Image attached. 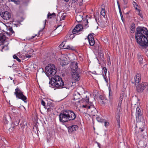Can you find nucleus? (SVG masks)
<instances>
[{"instance_id":"3","label":"nucleus","mask_w":148,"mask_h":148,"mask_svg":"<svg viewBox=\"0 0 148 148\" xmlns=\"http://www.w3.org/2000/svg\"><path fill=\"white\" fill-rule=\"evenodd\" d=\"M49 84H50V87L57 89L62 88L64 86V82L62 78L58 75L52 77L49 82Z\"/></svg>"},{"instance_id":"34","label":"nucleus","mask_w":148,"mask_h":148,"mask_svg":"<svg viewBox=\"0 0 148 148\" xmlns=\"http://www.w3.org/2000/svg\"><path fill=\"white\" fill-rule=\"evenodd\" d=\"M99 99L101 100H103V101H102V103H104V102L103 101V100H104L105 98L103 96L101 95L99 97Z\"/></svg>"},{"instance_id":"46","label":"nucleus","mask_w":148,"mask_h":148,"mask_svg":"<svg viewBox=\"0 0 148 148\" xmlns=\"http://www.w3.org/2000/svg\"><path fill=\"white\" fill-rule=\"evenodd\" d=\"M19 120H18V121L17 122H16V123H15V122H14V125L16 126H17L18 125V123H19Z\"/></svg>"},{"instance_id":"38","label":"nucleus","mask_w":148,"mask_h":148,"mask_svg":"<svg viewBox=\"0 0 148 148\" xmlns=\"http://www.w3.org/2000/svg\"><path fill=\"white\" fill-rule=\"evenodd\" d=\"M41 103L42 105H43L44 107L45 108V103L44 101L43 100H42L41 101Z\"/></svg>"},{"instance_id":"19","label":"nucleus","mask_w":148,"mask_h":148,"mask_svg":"<svg viewBox=\"0 0 148 148\" xmlns=\"http://www.w3.org/2000/svg\"><path fill=\"white\" fill-rule=\"evenodd\" d=\"M76 19L77 22L78 23L80 22L83 19V16L82 15L77 14L76 16Z\"/></svg>"},{"instance_id":"9","label":"nucleus","mask_w":148,"mask_h":148,"mask_svg":"<svg viewBox=\"0 0 148 148\" xmlns=\"http://www.w3.org/2000/svg\"><path fill=\"white\" fill-rule=\"evenodd\" d=\"M72 72V79L75 80V82L79 81V74L80 73V69H77V71Z\"/></svg>"},{"instance_id":"47","label":"nucleus","mask_w":148,"mask_h":148,"mask_svg":"<svg viewBox=\"0 0 148 148\" xmlns=\"http://www.w3.org/2000/svg\"><path fill=\"white\" fill-rule=\"evenodd\" d=\"M36 36H37V34H35V35H34V36H32V37H31V38H29V40H30L31 39H32L34 38Z\"/></svg>"},{"instance_id":"33","label":"nucleus","mask_w":148,"mask_h":148,"mask_svg":"<svg viewBox=\"0 0 148 148\" xmlns=\"http://www.w3.org/2000/svg\"><path fill=\"white\" fill-rule=\"evenodd\" d=\"M103 72H104V73L105 75V76H106V74L107 72V69L105 67H104L103 69Z\"/></svg>"},{"instance_id":"43","label":"nucleus","mask_w":148,"mask_h":148,"mask_svg":"<svg viewBox=\"0 0 148 148\" xmlns=\"http://www.w3.org/2000/svg\"><path fill=\"white\" fill-rule=\"evenodd\" d=\"M4 122L5 123L7 124L8 123V121L5 118H4Z\"/></svg>"},{"instance_id":"51","label":"nucleus","mask_w":148,"mask_h":148,"mask_svg":"<svg viewBox=\"0 0 148 148\" xmlns=\"http://www.w3.org/2000/svg\"><path fill=\"white\" fill-rule=\"evenodd\" d=\"M139 130H140V131L142 132L143 131L144 129L143 128H140Z\"/></svg>"},{"instance_id":"56","label":"nucleus","mask_w":148,"mask_h":148,"mask_svg":"<svg viewBox=\"0 0 148 148\" xmlns=\"http://www.w3.org/2000/svg\"><path fill=\"white\" fill-rule=\"evenodd\" d=\"M97 144H98V146L99 147H99L100 144H99V143H98Z\"/></svg>"},{"instance_id":"5","label":"nucleus","mask_w":148,"mask_h":148,"mask_svg":"<svg viewBox=\"0 0 148 148\" xmlns=\"http://www.w3.org/2000/svg\"><path fill=\"white\" fill-rule=\"evenodd\" d=\"M136 117L137 122H141L143 124V122L144 121L143 116L141 110L138 107L136 109Z\"/></svg>"},{"instance_id":"35","label":"nucleus","mask_w":148,"mask_h":148,"mask_svg":"<svg viewBox=\"0 0 148 148\" xmlns=\"http://www.w3.org/2000/svg\"><path fill=\"white\" fill-rule=\"evenodd\" d=\"M88 106L87 105H82V106H81V108H85L88 109V106Z\"/></svg>"},{"instance_id":"53","label":"nucleus","mask_w":148,"mask_h":148,"mask_svg":"<svg viewBox=\"0 0 148 148\" xmlns=\"http://www.w3.org/2000/svg\"><path fill=\"white\" fill-rule=\"evenodd\" d=\"M104 78L105 80V81L106 82H108V79L107 78H106L105 77H104Z\"/></svg>"},{"instance_id":"49","label":"nucleus","mask_w":148,"mask_h":148,"mask_svg":"<svg viewBox=\"0 0 148 148\" xmlns=\"http://www.w3.org/2000/svg\"><path fill=\"white\" fill-rule=\"evenodd\" d=\"M117 4H118L119 9V10H121V9L120 7V6L119 5V3L118 1H117Z\"/></svg>"},{"instance_id":"36","label":"nucleus","mask_w":148,"mask_h":148,"mask_svg":"<svg viewBox=\"0 0 148 148\" xmlns=\"http://www.w3.org/2000/svg\"><path fill=\"white\" fill-rule=\"evenodd\" d=\"M96 119L99 122H102V120L99 117H96Z\"/></svg>"},{"instance_id":"20","label":"nucleus","mask_w":148,"mask_h":148,"mask_svg":"<svg viewBox=\"0 0 148 148\" xmlns=\"http://www.w3.org/2000/svg\"><path fill=\"white\" fill-rule=\"evenodd\" d=\"M143 56L142 55H138V60L140 64H143Z\"/></svg>"},{"instance_id":"32","label":"nucleus","mask_w":148,"mask_h":148,"mask_svg":"<svg viewBox=\"0 0 148 148\" xmlns=\"http://www.w3.org/2000/svg\"><path fill=\"white\" fill-rule=\"evenodd\" d=\"M13 58L14 59H16L19 62H21V60L18 57H17L16 55H14L13 56Z\"/></svg>"},{"instance_id":"14","label":"nucleus","mask_w":148,"mask_h":148,"mask_svg":"<svg viewBox=\"0 0 148 148\" xmlns=\"http://www.w3.org/2000/svg\"><path fill=\"white\" fill-rule=\"evenodd\" d=\"M77 63L75 62H72L71 64V71L72 72L77 71V69H79L77 65Z\"/></svg>"},{"instance_id":"10","label":"nucleus","mask_w":148,"mask_h":148,"mask_svg":"<svg viewBox=\"0 0 148 148\" xmlns=\"http://www.w3.org/2000/svg\"><path fill=\"white\" fill-rule=\"evenodd\" d=\"M141 74L139 73H136L134 77L132 79V83L135 84L138 83L141 80Z\"/></svg>"},{"instance_id":"28","label":"nucleus","mask_w":148,"mask_h":148,"mask_svg":"<svg viewBox=\"0 0 148 148\" xmlns=\"http://www.w3.org/2000/svg\"><path fill=\"white\" fill-rule=\"evenodd\" d=\"M66 43L65 42H62L59 46V47L60 48V49H63L65 45V44Z\"/></svg>"},{"instance_id":"59","label":"nucleus","mask_w":148,"mask_h":148,"mask_svg":"<svg viewBox=\"0 0 148 148\" xmlns=\"http://www.w3.org/2000/svg\"><path fill=\"white\" fill-rule=\"evenodd\" d=\"M86 22H87V23H88L87 19L86 20Z\"/></svg>"},{"instance_id":"26","label":"nucleus","mask_w":148,"mask_h":148,"mask_svg":"<svg viewBox=\"0 0 148 148\" xmlns=\"http://www.w3.org/2000/svg\"><path fill=\"white\" fill-rule=\"evenodd\" d=\"M122 102L119 101V103L117 106V110L119 112L120 111L121 109V105Z\"/></svg>"},{"instance_id":"2","label":"nucleus","mask_w":148,"mask_h":148,"mask_svg":"<svg viewBox=\"0 0 148 148\" xmlns=\"http://www.w3.org/2000/svg\"><path fill=\"white\" fill-rule=\"evenodd\" d=\"M76 117V115L73 111L68 110L62 111L59 115L60 121L62 123L74 120Z\"/></svg>"},{"instance_id":"37","label":"nucleus","mask_w":148,"mask_h":148,"mask_svg":"<svg viewBox=\"0 0 148 148\" xmlns=\"http://www.w3.org/2000/svg\"><path fill=\"white\" fill-rule=\"evenodd\" d=\"M119 12L120 14V16H121V19L123 21V15L122 14V12H121V10H119Z\"/></svg>"},{"instance_id":"13","label":"nucleus","mask_w":148,"mask_h":148,"mask_svg":"<svg viewBox=\"0 0 148 148\" xmlns=\"http://www.w3.org/2000/svg\"><path fill=\"white\" fill-rule=\"evenodd\" d=\"M88 39L90 45L93 46L95 44V41L93 34H89L88 36Z\"/></svg>"},{"instance_id":"7","label":"nucleus","mask_w":148,"mask_h":148,"mask_svg":"<svg viewBox=\"0 0 148 148\" xmlns=\"http://www.w3.org/2000/svg\"><path fill=\"white\" fill-rule=\"evenodd\" d=\"M73 100L75 101V102H73L75 104H78V103H82L83 101L80 100V98L81 97L80 95L77 92H75L73 94Z\"/></svg>"},{"instance_id":"30","label":"nucleus","mask_w":148,"mask_h":148,"mask_svg":"<svg viewBox=\"0 0 148 148\" xmlns=\"http://www.w3.org/2000/svg\"><path fill=\"white\" fill-rule=\"evenodd\" d=\"M71 128L72 129V131H74L76 130V129H78V126L75 125H72Z\"/></svg>"},{"instance_id":"25","label":"nucleus","mask_w":148,"mask_h":148,"mask_svg":"<svg viewBox=\"0 0 148 148\" xmlns=\"http://www.w3.org/2000/svg\"><path fill=\"white\" fill-rule=\"evenodd\" d=\"M100 14L101 15H102L103 17L105 16L106 14V13L105 10L104 8H101V10L100 12Z\"/></svg>"},{"instance_id":"60","label":"nucleus","mask_w":148,"mask_h":148,"mask_svg":"<svg viewBox=\"0 0 148 148\" xmlns=\"http://www.w3.org/2000/svg\"><path fill=\"white\" fill-rule=\"evenodd\" d=\"M109 96H110V92L109 93Z\"/></svg>"},{"instance_id":"17","label":"nucleus","mask_w":148,"mask_h":148,"mask_svg":"<svg viewBox=\"0 0 148 148\" xmlns=\"http://www.w3.org/2000/svg\"><path fill=\"white\" fill-rule=\"evenodd\" d=\"M7 29H8V31L9 32H7V34L9 33L10 35H12L13 36H14V32L12 27H8L7 28Z\"/></svg>"},{"instance_id":"27","label":"nucleus","mask_w":148,"mask_h":148,"mask_svg":"<svg viewBox=\"0 0 148 148\" xmlns=\"http://www.w3.org/2000/svg\"><path fill=\"white\" fill-rule=\"evenodd\" d=\"M9 1L14 2L16 4H20V2L21 0H9Z\"/></svg>"},{"instance_id":"50","label":"nucleus","mask_w":148,"mask_h":148,"mask_svg":"<svg viewBox=\"0 0 148 148\" xmlns=\"http://www.w3.org/2000/svg\"><path fill=\"white\" fill-rule=\"evenodd\" d=\"M123 1L124 2V3L125 4H127V0H123Z\"/></svg>"},{"instance_id":"16","label":"nucleus","mask_w":148,"mask_h":148,"mask_svg":"<svg viewBox=\"0 0 148 148\" xmlns=\"http://www.w3.org/2000/svg\"><path fill=\"white\" fill-rule=\"evenodd\" d=\"M73 82L69 81L68 82L65 84H64V86L63 88H65L66 89H69L72 87L73 84Z\"/></svg>"},{"instance_id":"54","label":"nucleus","mask_w":148,"mask_h":148,"mask_svg":"<svg viewBox=\"0 0 148 148\" xmlns=\"http://www.w3.org/2000/svg\"><path fill=\"white\" fill-rule=\"evenodd\" d=\"M42 32V30H40L39 31V32L38 33V34L39 35H40V32Z\"/></svg>"},{"instance_id":"57","label":"nucleus","mask_w":148,"mask_h":148,"mask_svg":"<svg viewBox=\"0 0 148 148\" xmlns=\"http://www.w3.org/2000/svg\"><path fill=\"white\" fill-rule=\"evenodd\" d=\"M65 1H66V2H68L69 1V0H64Z\"/></svg>"},{"instance_id":"45","label":"nucleus","mask_w":148,"mask_h":148,"mask_svg":"<svg viewBox=\"0 0 148 148\" xmlns=\"http://www.w3.org/2000/svg\"><path fill=\"white\" fill-rule=\"evenodd\" d=\"M32 56L29 55L28 54H27L25 55L26 57L27 58H31L32 57Z\"/></svg>"},{"instance_id":"12","label":"nucleus","mask_w":148,"mask_h":148,"mask_svg":"<svg viewBox=\"0 0 148 148\" xmlns=\"http://www.w3.org/2000/svg\"><path fill=\"white\" fill-rule=\"evenodd\" d=\"M83 29L82 26V25L78 24L77 25L73 30L72 33L73 34H75L79 33Z\"/></svg>"},{"instance_id":"15","label":"nucleus","mask_w":148,"mask_h":148,"mask_svg":"<svg viewBox=\"0 0 148 148\" xmlns=\"http://www.w3.org/2000/svg\"><path fill=\"white\" fill-rule=\"evenodd\" d=\"M15 95L16 98L21 99L23 101H24L25 102H26L25 100H26L27 98L26 96L23 95V92H22L21 93H19L18 94Z\"/></svg>"},{"instance_id":"48","label":"nucleus","mask_w":148,"mask_h":148,"mask_svg":"<svg viewBox=\"0 0 148 148\" xmlns=\"http://www.w3.org/2000/svg\"><path fill=\"white\" fill-rule=\"evenodd\" d=\"M16 72L19 74H20L21 73V71L18 70H16Z\"/></svg>"},{"instance_id":"41","label":"nucleus","mask_w":148,"mask_h":148,"mask_svg":"<svg viewBox=\"0 0 148 148\" xmlns=\"http://www.w3.org/2000/svg\"><path fill=\"white\" fill-rule=\"evenodd\" d=\"M109 125V123H108V122H104V125L105 127H106L107 126H108Z\"/></svg>"},{"instance_id":"44","label":"nucleus","mask_w":148,"mask_h":148,"mask_svg":"<svg viewBox=\"0 0 148 148\" xmlns=\"http://www.w3.org/2000/svg\"><path fill=\"white\" fill-rule=\"evenodd\" d=\"M73 34H71V35L70 36V37L71 38L73 39V38L75 36Z\"/></svg>"},{"instance_id":"18","label":"nucleus","mask_w":148,"mask_h":148,"mask_svg":"<svg viewBox=\"0 0 148 148\" xmlns=\"http://www.w3.org/2000/svg\"><path fill=\"white\" fill-rule=\"evenodd\" d=\"M6 37L5 35L3 34H1L0 35V42H4L6 39Z\"/></svg>"},{"instance_id":"58","label":"nucleus","mask_w":148,"mask_h":148,"mask_svg":"<svg viewBox=\"0 0 148 148\" xmlns=\"http://www.w3.org/2000/svg\"><path fill=\"white\" fill-rule=\"evenodd\" d=\"M10 79L11 80H12V78L11 77H10Z\"/></svg>"},{"instance_id":"23","label":"nucleus","mask_w":148,"mask_h":148,"mask_svg":"<svg viewBox=\"0 0 148 148\" xmlns=\"http://www.w3.org/2000/svg\"><path fill=\"white\" fill-rule=\"evenodd\" d=\"M72 47H71L69 45H67L66 43L63 49H72Z\"/></svg>"},{"instance_id":"61","label":"nucleus","mask_w":148,"mask_h":148,"mask_svg":"<svg viewBox=\"0 0 148 148\" xmlns=\"http://www.w3.org/2000/svg\"><path fill=\"white\" fill-rule=\"evenodd\" d=\"M102 56H103V54H102Z\"/></svg>"},{"instance_id":"29","label":"nucleus","mask_w":148,"mask_h":148,"mask_svg":"<svg viewBox=\"0 0 148 148\" xmlns=\"http://www.w3.org/2000/svg\"><path fill=\"white\" fill-rule=\"evenodd\" d=\"M68 63L67 62H65L64 61H62L60 62V64L63 67H64L65 65L67 64Z\"/></svg>"},{"instance_id":"42","label":"nucleus","mask_w":148,"mask_h":148,"mask_svg":"<svg viewBox=\"0 0 148 148\" xmlns=\"http://www.w3.org/2000/svg\"><path fill=\"white\" fill-rule=\"evenodd\" d=\"M14 127H12V128H10L9 129V131L10 132H12L14 130Z\"/></svg>"},{"instance_id":"22","label":"nucleus","mask_w":148,"mask_h":148,"mask_svg":"<svg viewBox=\"0 0 148 148\" xmlns=\"http://www.w3.org/2000/svg\"><path fill=\"white\" fill-rule=\"evenodd\" d=\"M135 25L134 23H132L130 27V32L132 33H133L135 31Z\"/></svg>"},{"instance_id":"40","label":"nucleus","mask_w":148,"mask_h":148,"mask_svg":"<svg viewBox=\"0 0 148 148\" xmlns=\"http://www.w3.org/2000/svg\"><path fill=\"white\" fill-rule=\"evenodd\" d=\"M66 17V16L65 15H62V16L61 17V20H64V19Z\"/></svg>"},{"instance_id":"24","label":"nucleus","mask_w":148,"mask_h":148,"mask_svg":"<svg viewBox=\"0 0 148 148\" xmlns=\"http://www.w3.org/2000/svg\"><path fill=\"white\" fill-rule=\"evenodd\" d=\"M55 16V14L54 13H53L52 14L50 13L49 12L47 15L48 18H51L53 16Z\"/></svg>"},{"instance_id":"21","label":"nucleus","mask_w":148,"mask_h":148,"mask_svg":"<svg viewBox=\"0 0 148 148\" xmlns=\"http://www.w3.org/2000/svg\"><path fill=\"white\" fill-rule=\"evenodd\" d=\"M22 92H23L21 91L20 88L17 87L15 89V92H14V94L15 95L19 93H21Z\"/></svg>"},{"instance_id":"6","label":"nucleus","mask_w":148,"mask_h":148,"mask_svg":"<svg viewBox=\"0 0 148 148\" xmlns=\"http://www.w3.org/2000/svg\"><path fill=\"white\" fill-rule=\"evenodd\" d=\"M146 82H143L139 84L136 86V90L138 93H140L143 92L147 85Z\"/></svg>"},{"instance_id":"55","label":"nucleus","mask_w":148,"mask_h":148,"mask_svg":"<svg viewBox=\"0 0 148 148\" xmlns=\"http://www.w3.org/2000/svg\"><path fill=\"white\" fill-rule=\"evenodd\" d=\"M88 24L87 23L86 24H85V26H86L87 27L88 26H87Z\"/></svg>"},{"instance_id":"52","label":"nucleus","mask_w":148,"mask_h":148,"mask_svg":"<svg viewBox=\"0 0 148 148\" xmlns=\"http://www.w3.org/2000/svg\"><path fill=\"white\" fill-rule=\"evenodd\" d=\"M78 1V0H72L73 3H75L76 2H77Z\"/></svg>"},{"instance_id":"39","label":"nucleus","mask_w":148,"mask_h":148,"mask_svg":"<svg viewBox=\"0 0 148 148\" xmlns=\"http://www.w3.org/2000/svg\"><path fill=\"white\" fill-rule=\"evenodd\" d=\"M123 99V96L121 95L119 100V101H121V102H122V100Z\"/></svg>"},{"instance_id":"11","label":"nucleus","mask_w":148,"mask_h":148,"mask_svg":"<svg viewBox=\"0 0 148 148\" xmlns=\"http://www.w3.org/2000/svg\"><path fill=\"white\" fill-rule=\"evenodd\" d=\"M0 15L3 19L6 20L10 19L11 17V14L8 11L1 12Z\"/></svg>"},{"instance_id":"4","label":"nucleus","mask_w":148,"mask_h":148,"mask_svg":"<svg viewBox=\"0 0 148 148\" xmlns=\"http://www.w3.org/2000/svg\"><path fill=\"white\" fill-rule=\"evenodd\" d=\"M47 75L50 78L54 75L57 72V69L55 65L53 64H49L45 68Z\"/></svg>"},{"instance_id":"8","label":"nucleus","mask_w":148,"mask_h":148,"mask_svg":"<svg viewBox=\"0 0 148 148\" xmlns=\"http://www.w3.org/2000/svg\"><path fill=\"white\" fill-rule=\"evenodd\" d=\"M87 112L92 116H95L97 113V111L96 108L92 105L89 106Z\"/></svg>"},{"instance_id":"31","label":"nucleus","mask_w":148,"mask_h":148,"mask_svg":"<svg viewBox=\"0 0 148 148\" xmlns=\"http://www.w3.org/2000/svg\"><path fill=\"white\" fill-rule=\"evenodd\" d=\"M120 116L119 115H118L116 117V120L117 123L118 124V127H120Z\"/></svg>"},{"instance_id":"1","label":"nucleus","mask_w":148,"mask_h":148,"mask_svg":"<svg viewBox=\"0 0 148 148\" xmlns=\"http://www.w3.org/2000/svg\"><path fill=\"white\" fill-rule=\"evenodd\" d=\"M135 37L138 44L145 47L148 46V31L146 28L138 27L135 32Z\"/></svg>"}]
</instances>
